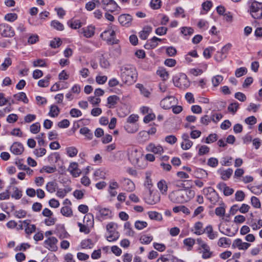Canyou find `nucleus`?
Returning <instances> with one entry per match:
<instances>
[{
  "instance_id": "obj_33",
  "label": "nucleus",
  "mask_w": 262,
  "mask_h": 262,
  "mask_svg": "<svg viewBox=\"0 0 262 262\" xmlns=\"http://www.w3.org/2000/svg\"><path fill=\"white\" fill-rule=\"evenodd\" d=\"M79 133L80 134L85 136L89 140H91L93 138V133L87 127L81 128Z\"/></svg>"
},
{
  "instance_id": "obj_25",
  "label": "nucleus",
  "mask_w": 262,
  "mask_h": 262,
  "mask_svg": "<svg viewBox=\"0 0 262 262\" xmlns=\"http://www.w3.org/2000/svg\"><path fill=\"white\" fill-rule=\"evenodd\" d=\"M205 233L211 240L214 239L218 237V233L213 231V227L211 225H208L205 227Z\"/></svg>"
},
{
  "instance_id": "obj_46",
  "label": "nucleus",
  "mask_w": 262,
  "mask_h": 262,
  "mask_svg": "<svg viewBox=\"0 0 262 262\" xmlns=\"http://www.w3.org/2000/svg\"><path fill=\"white\" fill-rule=\"evenodd\" d=\"M12 64V60L10 57L6 58L4 61L0 66V70L5 71Z\"/></svg>"
},
{
  "instance_id": "obj_5",
  "label": "nucleus",
  "mask_w": 262,
  "mask_h": 262,
  "mask_svg": "<svg viewBox=\"0 0 262 262\" xmlns=\"http://www.w3.org/2000/svg\"><path fill=\"white\" fill-rule=\"evenodd\" d=\"M183 194V189H179L170 192L168 195L169 200L175 204L185 203Z\"/></svg>"
},
{
  "instance_id": "obj_56",
  "label": "nucleus",
  "mask_w": 262,
  "mask_h": 262,
  "mask_svg": "<svg viewBox=\"0 0 262 262\" xmlns=\"http://www.w3.org/2000/svg\"><path fill=\"white\" fill-rule=\"evenodd\" d=\"M62 43V41L59 38H55L50 41V46L52 48H58Z\"/></svg>"
},
{
  "instance_id": "obj_17",
  "label": "nucleus",
  "mask_w": 262,
  "mask_h": 262,
  "mask_svg": "<svg viewBox=\"0 0 262 262\" xmlns=\"http://www.w3.org/2000/svg\"><path fill=\"white\" fill-rule=\"evenodd\" d=\"M132 16L128 14L120 15L118 17V21L122 26L128 27L131 25Z\"/></svg>"
},
{
  "instance_id": "obj_12",
  "label": "nucleus",
  "mask_w": 262,
  "mask_h": 262,
  "mask_svg": "<svg viewBox=\"0 0 262 262\" xmlns=\"http://www.w3.org/2000/svg\"><path fill=\"white\" fill-rule=\"evenodd\" d=\"M57 239L54 236L49 237L44 241L45 247L51 251H56L57 250Z\"/></svg>"
},
{
  "instance_id": "obj_20",
  "label": "nucleus",
  "mask_w": 262,
  "mask_h": 262,
  "mask_svg": "<svg viewBox=\"0 0 262 262\" xmlns=\"http://www.w3.org/2000/svg\"><path fill=\"white\" fill-rule=\"evenodd\" d=\"M96 209L99 211L103 219L112 218V211L108 208H102L100 206H97Z\"/></svg>"
},
{
  "instance_id": "obj_57",
  "label": "nucleus",
  "mask_w": 262,
  "mask_h": 262,
  "mask_svg": "<svg viewBox=\"0 0 262 262\" xmlns=\"http://www.w3.org/2000/svg\"><path fill=\"white\" fill-rule=\"evenodd\" d=\"M251 203L252 206L256 208H260L261 206L259 200L256 196H252L251 198Z\"/></svg>"
},
{
  "instance_id": "obj_18",
  "label": "nucleus",
  "mask_w": 262,
  "mask_h": 262,
  "mask_svg": "<svg viewBox=\"0 0 262 262\" xmlns=\"http://www.w3.org/2000/svg\"><path fill=\"white\" fill-rule=\"evenodd\" d=\"M251 244L246 242H243L240 238H237L233 241L232 246L237 247L239 250H245L249 248Z\"/></svg>"
},
{
  "instance_id": "obj_6",
  "label": "nucleus",
  "mask_w": 262,
  "mask_h": 262,
  "mask_svg": "<svg viewBox=\"0 0 262 262\" xmlns=\"http://www.w3.org/2000/svg\"><path fill=\"white\" fill-rule=\"evenodd\" d=\"M100 37L102 39L106 41L108 44L114 45L118 43V40L115 37V32L112 28H108L103 32L101 34Z\"/></svg>"
},
{
  "instance_id": "obj_39",
  "label": "nucleus",
  "mask_w": 262,
  "mask_h": 262,
  "mask_svg": "<svg viewBox=\"0 0 262 262\" xmlns=\"http://www.w3.org/2000/svg\"><path fill=\"white\" fill-rule=\"evenodd\" d=\"M136 86L137 88L140 90V93L142 95H143L144 97H149L150 93L149 90L145 88L143 84L137 83Z\"/></svg>"
},
{
  "instance_id": "obj_8",
  "label": "nucleus",
  "mask_w": 262,
  "mask_h": 262,
  "mask_svg": "<svg viewBox=\"0 0 262 262\" xmlns=\"http://www.w3.org/2000/svg\"><path fill=\"white\" fill-rule=\"evenodd\" d=\"M142 157L141 151L136 147H131L128 150V158L133 165H137Z\"/></svg>"
},
{
  "instance_id": "obj_28",
  "label": "nucleus",
  "mask_w": 262,
  "mask_h": 262,
  "mask_svg": "<svg viewBox=\"0 0 262 262\" xmlns=\"http://www.w3.org/2000/svg\"><path fill=\"white\" fill-rule=\"evenodd\" d=\"M94 245V243L90 238L83 239L80 243L81 248L83 249H92Z\"/></svg>"
},
{
  "instance_id": "obj_1",
  "label": "nucleus",
  "mask_w": 262,
  "mask_h": 262,
  "mask_svg": "<svg viewBox=\"0 0 262 262\" xmlns=\"http://www.w3.org/2000/svg\"><path fill=\"white\" fill-rule=\"evenodd\" d=\"M121 77L124 83L130 85L136 82L137 73L133 66L126 65L122 69Z\"/></svg>"
},
{
  "instance_id": "obj_15",
  "label": "nucleus",
  "mask_w": 262,
  "mask_h": 262,
  "mask_svg": "<svg viewBox=\"0 0 262 262\" xmlns=\"http://www.w3.org/2000/svg\"><path fill=\"white\" fill-rule=\"evenodd\" d=\"M161 41H162V39L154 36L147 41L146 43L144 45V48L147 50L154 49L158 45V42Z\"/></svg>"
},
{
  "instance_id": "obj_31",
  "label": "nucleus",
  "mask_w": 262,
  "mask_h": 262,
  "mask_svg": "<svg viewBox=\"0 0 262 262\" xmlns=\"http://www.w3.org/2000/svg\"><path fill=\"white\" fill-rule=\"evenodd\" d=\"M119 100V98L116 95L109 96L107 99V103L109 105V108H113L115 107Z\"/></svg>"
},
{
  "instance_id": "obj_7",
  "label": "nucleus",
  "mask_w": 262,
  "mask_h": 262,
  "mask_svg": "<svg viewBox=\"0 0 262 262\" xmlns=\"http://www.w3.org/2000/svg\"><path fill=\"white\" fill-rule=\"evenodd\" d=\"M204 194L206 195L207 198L209 200L210 203L213 205H215L219 202L220 196L216 191L211 187L205 188L203 189Z\"/></svg>"
},
{
  "instance_id": "obj_40",
  "label": "nucleus",
  "mask_w": 262,
  "mask_h": 262,
  "mask_svg": "<svg viewBox=\"0 0 262 262\" xmlns=\"http://www.w3.org/2000/svg\"><path fill=\"white\" fill-rule=\"evenodd\" d=\"M60 212L63 215L67 217H70L73 215V212L71 208L67 206L62 207L61 208Z\"/></svg>"
},
{
  "instance_id": "obj_32",
  "label": "nucleus",
  "mask_w": 262,
  "mask_h": 262,
  "mask_svg": "<svg viewBox=\"0 0 262 262\" xmlns=\"http://www.w3.org/2000/svg\"><path fill=\"white\" fill-rule=\"evenodd\" d=\"M183 194L185 196L184 199L186 203L194 197L195 192L194 190L190 189H183Z\"/></svg>"
},
{
  "instance_id": "obj_44",
  "label": "nucleus",
  "mask_w": 262,
  "mask_h": 262,
  "mask_svg": "<svg viewBox=\"0 0 262 262\" xmlns=\"http://www.w3.org/2000/svg\"><path fill=\"white\" fill-rule=\"evenodd\" d=\"M83 222L85 225L93 226L94 224L93 215L92 213H88L85 215L83 219Z\"/></svg>"
},
{
  "instance_id": "obj_63",
  "label": "nucleus",
  "mask_w": 262,
  "mask_h": 262,
  "mask_svg": "<svg viewBox=\"0 0 262 262\" xmlns=\"http://www.w3.org/2000/svg\"><path fill=\"white\" fill-rule=\"evenodd\" d=\"M168 29L165 27H160L157 28L155 30L157 35L162 36L165 35L167 32Z\"/></svg>"
},
{
  "instance_id": "obj_58",
  "label": "nucleus",
  "mask_w": 262,
  "mask_h": 262,
  "mask_svg": "<svg viewBox=\"0 0 262 262\" xmlns=\"http://www.w3.org/2000/svg\"><path fill=\"white\" fill-rule=\"evenodd\" d=\"M124 229L127 230L126 234L130 236H133L134 235L135 232L132 230L129 222H125L124 225Z\"/></svg>"
},
{
  "instance_id": "obj_54",
  "label": "nucleus",
  "mask_w": 262,
  "mask_h": 262,
  "mask_svg": "<svg viewBox=\"0 0 262 262\" xmlns=\"http://www.w3.org/2000/svg\"><path fill=\"white\" fill-rule=\"evenodd\" d=\"M217 140V135L216 134H211L205 139V143L210 144Z\"/></svg>"
},
{
  "instance_id": "obj_13",
  "label": "nucleus",
  "mask_w": 262,
  "mask_h": 262,
  "mask_svg": "<svg viewBox=\"0 0 262 262\" xmlns=\"http://www.w3.org/2000/svg\"><path fill=\"white\" fill-rule=\"evenodd\" d=\"M67 170L74 178L79 177L81 173V170L78 168V164L76 162H71Z\"/></svg>"
},
{
  "instance_id": "obj_22",
  "label": "nucleus",
  "mask_w": 262,
  "mask_h": 262,
  "mask_svg": "<svg viewBox=\"0 0 262 262\" xmlns=\"http://www.w3.org/2000/svg\"><path fill=\"white\" fill-rule=\"evenodd\" d=\"M122 183L124 189L128 192H132L135 189V184L129 179H123Z\"/></svg>"
},
{
  "instance_id": "obj_23",
  "label": "nucleus",
  "mask_w": 262,
  "mask_h": 262,
  "mask_svg": "<svg viewBox=\"0 0 262 262\" xmlns=\"http://www.w3.org/2000/svg\"><path fill=\"white\" fill-rule=\"evenodd\" d=\"M194 233L197 235H202L205 233V228H203V224L201 222L198 221L195 223L192 230Z\"/></svg>"
},
{
  "instance_id": "obj_4",
  "label": "nucleus",
  "mask_w": 262,
  "mask_h": 262,
  "mask_svg": "<svg viewBox=\"0 0 262 262\" xmlns=\"http://www.w3.org/2000/svg\"><path fill=\"white\" fill-rule=\"evenodd\" d=\"M196 243L199 245L198 251L202 254L203 259H208L212 256V252L210 251L209 246L205 243L201 238L196 239Z\"/></svg>"
},
{
  "instance_id": "obj_47",
  "label": "nucleus",
  "mask_w": 262,
  "mask_h": 262,
  "mask_svg": "<svg viewBox=\"0 0 262 262\" xmlns=\"http://www.w3.org/2000/svg\"><path fill=\"white\" fill-rule=\"evenodd\" d=\"M13 193L11 196L16 200L20 199L22 196V191L17 187H13Z\"/></svg>"
},
{
  "instance_id": "obj_30",
  "label": "nucleus",
  "mask_w": 262,
  "mask_h": 262,
  "mask_svg": "<svg viewBox=\"0 0 262 262\" xmlns=\"http://www.w3.org/2000/svg\"><path fill=\"white\" fill-rule=\"evenodd\" d=\"M13 97L18 101H23L25 103H28L29 100L24 92H19L13 95Z\"/></svg>"
},
{
  "instance_id": "obj_60",
  "label": "nucleus",
  "mask_w": 262,
  "mask_h": 262,
  "mask_svg": "<svg viewBox=\"0 0 262 262\" xmlns=\"http://www.w3.org/2000/svg\"><path fill=\"white\" fill-rule=\"evenodd\" d=\"M78 225L79 227V231L81 232H83L85 234H88L90 233V230L89 229V227L90 226H88L87 224H82L80 223H78Z\"/></svg>"
},
{
  "instance_id": "obj_52",
  "label": "nucleus",
  "mask_w": 262,
  "mask_h": 262,
  "mask_svg": "<svg viewBox=\"0 0 262 262\" xmlns=\"http://www.w3.org/2000/svg\"><path fill=\"white\" fill-rule=\"evenodd\" d=\"M239 108V104L238 102H235L234 103H232L229 104L228 107V110L229 112L232 113L233 114H234Z\"/></svg>"
},
{
  "instance_id": "obj_11",
  "label": "nucleus",
  "mask_w": 262,
  "mask_h": 262,
  "mask_svg": "<svg viewBox=\"0 0 262 262\" xmlns=\"http://www.w3.org/2000/svg\"><path fill=\"white\" fill-rule=\"evenodd\" d=\"M175 104V98L173 96L166 97L163 98L160 102L161 106L165 110L171 108Z\"/></svg>"
},
{
  "instance_id": "obj_42",
  "label": "nucleus",
  "mask_w": 262,
  "mask_h": 262,
  "mask_svg": "<svg viewBox=\"0 0 262 262\" xmlns=\"http://www.w3.org/2000/svg\"><path fill=\"white\" fill-rule=\"evenodd\" d=\"M57 183L55 182H49L46 186V190L50 193H53L56 191Z\"/></svg>"
},
{
  "instance_id": "obj_29",
  "label": "nucleus",
  "mask_w": 262,
  "mask_h": 262,
  "mask_svg": "<svg viewBox=\"0 0 262 262\" xmlns=\"http://www.w3.org/2000/svg\"><path fill=\"white\" fill-rule=\"evenodd\" d=\"M157 186L162 194L165 195L166 194L168 190V186L167 183L165 180H160L158 183Z\"/></svg>"
},
{
  "instance_id": "obj_61",
  "label": "nucleus",
  "mask_w": 262,
  "mask_h": 262,
  "mask_svg": "<svg viewBox=\"0 0 262 262\" xmlns=\"http://www.w3.org/2000/svg\"><path fill=\"white\" fill-rule=\"evenodd\" d=\"M210 148L206 145H202L199 148L198 151V155L199 156L204 155L209 152Z\"/></svg>"
},
{
  "instance_id": "obj_43",
  "label": "nucleus",
  "mask_w": 262,
  "mask_h": 262,
  "mask_svg": "<svg viewBox=\"0 0 262 262\" xmlns=\"http://www.w3.org/2000/svg\"><path fill=\"white\" fill-rule=\"evenodd\" d=\"M51 26L58 31H63L64 30L63 24L57 20H52L51 22Z\"/></svg>"
},
{
  "instance_id": "obj_19",
  "label": "nucleus",
  "mask_w": 262,
  "mask_h": 262,
  "mask_svg": "<svg viewBox=\"0 0 262 262\" xmlns=\"http://www.w3.org/2000/svg\"><path fill=\"white\" fill-rule=\"evenodd\" d=\"M146 150L154 154L161 155L164 151L162 146L160 145H156L154 143L149 144L146 147Z\"/></svg>"
},
{
  "instance_id": "obj_45",
  "label": "nucleus",
  "mask_w": 262,
  "mask_h": 262,
  "mask_svg": "<svg viewBox=\"0 0 262 262\" xmlns=\"http://www.w3.org/2000/svg\"><path fill=\"white\" fill-rule=\"evenodd\" d=\"M157 262H178V259L171 256H162L157 259Z\"/></svg>"
},
{
  "instance_id": "obj_14",
  "label": "nucleus",
  "mask_w": 262,
  "mask_h": 262,
  "mask_svg": "<svg viewBox=\"0 0 262 262\" xmlns=\"http://www.w3.org/2000/svg\"><path fill=\"white\" fill-rule=\"evenodd\" d=\"M217 188L222 191L225 196L230 195L234 192V189L228 186L224 182L219 183Z\"/></svg>"
},
{
  "instance_id": "obj_41",
  "label": "nucleus",
  "mask_w": 262,
  "mask_h": 262,
  "mask_svg": "<svg viewBox=\"0 0 262 262\" xmlns=\"http://www.w3.org/2000/svg\"><path fill=\"white\" fill-rule=\"evenodd\" d=\"M68 25L70 28L76 29L80 28L82 26L81 23L79 20H70L68 21Z\"/></svg>"
},
{
  "instance_id": "obj_27",
  "label": "nucleus",
  "mask_w": 262,
  "mask_h": 262,
  "mask_svg": "<svg viewBox=\"0 0 262 262\" xmlns=\"http://www.w3.org/2000/svg\"><path fill=\"white\" fill-rule=\"evenodd\" d=\"M181 33L186 39H188L194 33V30L191 27H183L180 28Z\"/></svg>"
},
{
  "instance_id": "obj_55",
  "label": "nucleus",
  "mask_w": 262,
  "mask_h": 262,
  "mask_svg": "<svg viewBox=\"0 0 262 262\" xmlns=\"http://www.w3.org/2000/svg\"><path fill=\"white\" fill-rule=\"evenodd\" d=\"M183 244L190 250L195 244V239L191 237L186 238L184 239Z\"/></svg>"
},
{
  "instance_id": "obj_37",
  "label": "nucleus",
  "mask_w": 262,
  "mask_h": 262,
  "mask_svg": "<svg viewBox=\"0 0 262 262\" xmlns=\"http://www.w3.org/2000/svg\"><path fill=\"white\" fill-rule=\"evenodd\" d=\"M148 215L151 220L156 221H161L162 220V214L156 211H149L148 212Z\"/></svg>"
},
{
  "instance_id": "obj_36",
  "label": "nucleus",
  "mask_w": 262,
  "mask_h": 262,
  "mask_svg": "<svg viewBox=\"0 0 262 262\" xmlns=\"http://www.w3.org/2000/svg\"><path fill=\"white\" fill-rule=\"evenodd\" d=\"M194 173L196 177L200 178H206L208 176L207 171L202 168H196L194 171Z\"/></svg>"
},
{
  "instance_id": "obj_64",
  "label": "nucleus",
  "mask_w": 262,
  "mask_h": 262,
  "mask_svg": "<svg viewBox=\"0 0 262 262\" xmlns=\"http://www.w3.org/2000/svg\"><path fill=\"white\" fill-rule=\"evenodd\" d=\"M249 188L253 193L256 195H259L262 192V187L260 186H253Z\"/></svg>"
},
{
  "instance_id": "obj_51",
  "label": "nucleus",
  "mask_w": 262,
  "mask_h": 262,
  "mask_svg": "<svg viewBox=\"0 0 262 262\" xmlns=\"http://www.w3.org/2000/svg\"><path fill=\"white\" fill-rule=\"evenodd\" d=\"M40 129V124L39 122H35L32 124L30 127V132L34 134L38 133Z\"/></svg>"
},
{
  "instance_id": "obj_34",
  "label": "nucleus",
  "mask_w": 262,
  "mask_h": 262,
  "mask_svg": "<svg viewBox=\"0 0 262 262\" xmlns=\"http://www.w3.org/2000/svg\"><path fill=\"white\" fill-rule=\"evenodd\" d=\"M60 113L59 108L55 105H52L50 107V111L49 112V115L51 117H56Z\"/></svg>"
},
{
  "instance_id": "obj_16",
  "label": "nucleus",
  "mask_w": 262,
  "mask_h": 262,
  "mask_svg": "<svg viewBox=\"0 0 262 262\" xmlns=\"http://www.w3.org/2000/svg\"><path fill=\"white\" fill-rule=\"evenodd\" d=\"M95 29V27L91 25L80 29L79 32L83 34L85 37L90 38L94 35Z\"/></svg>"
},
{
  "instance_id": "obj_10",
  "label": "nucleus",
  "mask_w": 262,
  "mask_h": 262,
  "mask_svg": "<svg viewBox=\"0 0 262 262\" xmlns=\"http://www.w3.org/2000/svg\"><path fill=\"white\" fill-rule=\"evenodd\" d=\"M145 202L149 205H155L160 201V195L159 193H152L151 190L149 191V195L144 198Z\"/></svg>"
},
{
  "instance_id": "obj_59",
  "label": "nucleus",
  "mask_w": 262,
  "mask_h": 262,
  "mask_svg": "<svg viewBox=\"0 0 262 262\" xmlns=\"http://www.w3.org/2000/svg\"><path fill=\"white\" fill-rule=\"evenodd\" d=\"M147 226V223L145 221H137L135 223V227L138 230H142Z\"/></svg>"
},
{
  "instance_id": "obj_53",
  "label": "nucleus",
  "mask_w": 262,
  "mask_h": 262,
  "mask_svg": "<svg viewBox=\"0 0 262 262\" xmlns=\"http://www.w3.org/2000/svg\"><path fill=\"white\" fill-rule=\"evenodd\" d=\"M245 198V194L242 190H237L235 193V199L236 201L242 202Z\"/></svg>"
},
{
  "instance_id": "obj_9",
  "label": "nucleus",
  "mask_w": 262,
  "mask_h": 262,
  "mask_svg": "<svg viewBox=\"0 0 262 262\" xmlns=\"http://www.w3.org/2000/svg\"><path fill=\"white\" fill-rule=\"evenodd\" d=\"M0 34L5 37H10L14 35L12 28L7 24H0Z\"/></svg>"
},
{
  "instance_id": "obj_38",
  "label": "nucleus",
  "mask_w": 262,
  "mask_h": 262,
  "mask_svg": "<svg viewBox=\"0 0 262 262\" xmlns=\"http://www.w3.org/2000/svg\"><path fill=\"white\" fill-rule=\"evenodd\" d=\"M108 233L109 235L106 237L107 240L108 242H114L118 239L119 237V234L116 230L112 232H108Z\"/></svg>"
},
{
  "instance_id": "obj_3",
  "label": "nucleus",
  "mask_w": 262,
  "mask_h": 262,
  "mask_svg": "<svg viewBox=\"0 0 262 262\" xmlns=\"http://www.w3.org/2000/svg\"><path fill=\"white\" fill-rule=\"evenodd\" d=\"M249 5V11L252 17L254 19L262 18V3L255 1L248 2Z\"/></svg>"
},
{
  "instance_id": "obj_2",
  "label": "nucleus",
  "mask_w": 262,
  "mask_h": 262,
  "mask_svg": "<svg viewBox=\"0 0 262 262\" xmlns=\"http://www.w3.org/2000/svg\"><path fill=\"white\" fill-rule=\"evenodd\" d=\"M173 84L175 86L185 90L190 86V81L187 75L184 73H179L173 77Z\"/></svg>"
},
{
  "instance_id": "obj_35",
  "label": "nucleus",
  "mask_w": 262,
  "mask_h": 262,
  "mask_svg": "<svg viewBox=\"0 0 262 262\" xmlns=\"http://www.w3.org/2000/svg\"><path fill=\"white\" fill-rule=\"evenodd\" d=\"M51 76L48 74L43 79H40L38 81V85L41 88L47 87L49 84V80Z\"/></svg>"
},
{
  "instance_id": "obj_49",
  "label": "nucleus",
  "mask_w": 262,
  "mask_h": 262,
  "mask_svg": "<svg viewBox=\"0 0 262 262\" xmlns=\"http://www.w3.org/2000/svg\"><path fill=\"white\" fill-rule=\"evenodd\" d=\"M223 80V77L220 75L213 76L211 79L212 83L215 87L217 86Z\"/></svg>"
},
{
  "instance_id": "obj_26",
  "label": "nucleus",
  "mask_w": 262,
  "mask_h": 262,
  "mask_svg": "<svg viewBox=\"0 0 262 262\" xmlns=\"http://www.w3.org/2000/svg\"><path fill=\"white\" fill-rule=\"evenodd\" d=\"M151 31L152 28L150 26H145L140 32H139V36L140 39L145 40L147 39Z\"/></svg>"
},
{
  "instance_id": "obj_48",
  "label": "nucleus",
  "mask_w": 262,
  "mask_h": 262,
  "mask_svg": "<svg viewBox=\"0 0 262 262\" xmlns=\"http://www.w3.org/2000/svg\"><path fill=\"white\" fill-rule=\"evenodd\" d=\"M66 152L68 156L70 157H74L77 155L78 150L76 147L71 146L66 148Z\"/></svg>"
},
{
  "instance_id": "obj_24",
  "label": "nucleus",
  "mask_w": 262,
  "mask_h": 262,
  "mask_svg": "<svg viewBox=\"0 0 262 262\" xmlns=\"http://www.w3.org/2000/svg\"><path fill=\"white\" fill-rule=\"evenodd\" d=\"M217 173L221 175V179L224 181L228 180L233 173L232 168H229L226 170L219 169L217 170Z\"/></svg>"
},
{
  "instance_id": "obj_62",
  "label": "nucleus",
  "mask_w": 262,
  "mask_h": 262,
  "mask_svg": "<svg viewBox=\"0 0 262 262\" xmlns=\"http://www.w3.org/2000/svg\"><path fill=\"white\" fill-rule=\"evenodd\" d=\"M157 74L159 75L163 80H166L168 78L169 74L167 71L164 69L158 70Z\"/></svg>"
},
{
  "instance_id": "obj_50",
  "label": "nucleus",
  "mask_w": 262,
  "mask_h": 262,
  "mask_svg": "<svg viewBox=\"0 0 262 262\" xmlns=\"http://www.w3.org/2000/svg\"><path fill=\"white\" fill-rule=\"evenodd\" d=\"M153 237L151 235H142L139 240L142 244H148L152 240Z\"/></svg>"
},
{
  "instance_id": "obj_21",
  "label": "nucleus",
  "mask_w": 262,
  "mask_h": 262,
  "mask_svg": "<svg viewBox=\"0 0 262 262\" xmlns=\"http://www.w3.org/2000/svg\"><path fill=\"white\" fill-rule=\"evenodd\" d=\"M24 149L23 144L19 142H15L10 147L11 152L16 155H20Z\"/></svg>"
}]
</instances>
